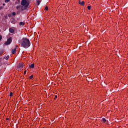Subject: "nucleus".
<instances>
[{"label":"nucleus","instance_id":"f257e3e1","mask_svg":"<svg viewBox=\"0 0 128 128\" xmlns=\"http://www.w3.org/2000/svg\"><path fill=\"white\" fill-rule=\"evenodd\" d=\"M21 46L24 48H30V40H28V38H23L22 39Z\"/></svg>","mask_w":128,"mask_h":128},{"label":"nucleus","instance_id":"f03ea898","mask_svg":"<svg viewBox=\"0 0 128 128\" xmlns=\"http://www.w3.org/2000/svg\"><path fill=\"white\" fill-rule=\"evenodd\" d=\"M28 4L30 3L26 1V0H22L21 2V10H26L28 8Z\"/></svg>","mask_w":128,"mask_h":128},{"label":"nucleus","instance_id":"7ed1b4c3","mask_svg":"<svg viewBox=\"0 0 128 128\" xmlns=\"http://www.w3.org/2000/svg\"><path fill=\"white\" fill-rule=\"evenodd\" d=\"M24 68V63H20L17 66V70H21L22 68Z\"/></svg>","mask_w":128,"mask_h":128},{"label":"nucleus","instance_id":"20e7f679","mask_svg":"<svg viewBox=\"0 0 128 128\" xmlns=\"http://www.w3.org/2000/svg\"><path fill=\"white\" fill-rule=\"evenodd\" d=\"M11 42H12V38H10L5 43V44H6V46H8V44H10Z\"/></svg>","mask_w":128,"mask_h":128},{"label":"nucleus","instance_id":"39448f33","mask_svg":"<svg viewBox=\"0 0 128 128\" xmlns=\"http://www.w3.org/2000/svg\"><path fill=\"white\" fill-rule=\"evenodd\" d=\"M16 48L12 49V54H16Z\"/></svg>","mask_w":128,"mask_h":128},{"label":"nucleus","instance_id":"423d86ee","mask_svg":"<svg viewBox=\"0 0 128 128\" xmlns=\"http://www.w3.org/2000/svg\"><path fill=\"white\" fill-rule=\"evenodd\" d=\"M78 4H80L81 6H84V1H82V2H81L80 0H79Z\"/></svg>","mask_w":128,"mask_h":128},{"label":"nucleus","instance_id":"0eeeda50","mask_svg":"<svg viewBox=\"0 0 128 128\" xmlns=\"http://www.w3.org/2000/svg\"><path fill=\"white\" fill-rule=\"evenodd\" d=\"M29 67L30 68H34V64H32L30 65Z\"/></svg>","mask_w":128,"mask_h":128},{"label":"nucleus","instance_id":"6e6552de","mask_svg":"<svg viewBox=\"0 0 128 128\" xmlns=\"http://www.w3.org/2000/svg\"><path fill=\"white\" fill-rule=\"evenodd\" d=\"M9 31H10V32L11 34H14V29L12 28H10L9 29Z\"/></svg>","mask_w":128,"mask_h":128},{"label":"nucleus","instance_id":"1a4fd4ad","mask_svg":"<svg viewBox=\"0 0 128 128\" xmlns=\"http://www.w3.org/2000/svg\"><path fill=\"white\" fill-rule=\"evenodd\" d=\"M20 26H24V22H20Z\"/></svg>","mask_w":128,"mask_h":128},{"label":"nucleus","instance_id":"9d476101","mask_svg":"<svg viewBox=\"0 0 128 128\" xmlns=\"http://www.w3.org/2000/svg\"><path fill=\"white\" fill-rule=\"evenodd\" d=\"M102 121L103 122H106V118H102Z\"/></svg>","mask_w":128,"mask_h":128},{"label":"nucleus","instance_id":"9b49d317","mask_svg":"<svg viewBox=\"0 0 128 128\" xmlns=\"http://www.w3.org/2000/svg\"><path fill=\"white\" fill-rule=\"evenodd\" d=\"M90 8H92V6H88V10H90Z\"/></svg>","mask_w":128,"mask_h":128},{"label":"nucleus","instance_id":"f8f14e48","mask_svg":"<svg viewBox=\"0 0 128 128\" xmlns=\"http://www.w3.org/2000/svg\"><path fill=\"white\" fill-rule=\"evenodd\" d=\"M45 10H48V6H46V8H45Z\"/></svg>","mask_w":128,"mask_h":128},{"label":"nucleus","instance_id":"ddd939ff","mask_svg":"<svg viewBox=\"0 0 128 128\" xmlns=\"http://www.w3.org/2000/svg\"><path fill=\"white\" fill-rule=\"evenodd\" d=\"M5 60H8V56H6L4 57Z\"/></svg>","mask_w":128,"mask_h":128},{"label":"nucleus","instance_id":"4468645a","mask_svg":"<svg viewBox=\"0 0 128 128\" xmlns=\"http://www.w3.org/2000/svg\"><path fill=\"white\" fill-rule=\"evenodd\" d=\"M20 8V6H16V8L17 10H18V8Z\"/></svg>","mask_w":128,"mask_h":128},{"label":"nucleus","instance_id":"2eb2a0df","mask_svg":"<svg viewBox=\"0 0 128 128\" xmlns=\"http://www.w3.org/2000/svg\"><path fill=\"white\" fill-rule=\"evenodd\" d=\"M34 78V75H32L30 76V78Z\"/></svg>","mask_w":128,"mask_h":128},{"label":"nucleus","instance_id":"dca6fc26","mask_svg":"<svg viewBox=\"0 0 128 128\" xmlns=\"http://www.w3.org/2000/svg\"><path fill=\"white\" fill-rule=\"evenodd\" d=\"M10 96H12V92H11L10 93Z\"/></svg>","mask_w":128,"mask_h":128},{"label":"nucleus","instance_id":"f3484780","mask_svg":"<svg viewBox=\"0 0 128 128\" xmlns=\"http://www.w3.org/2000/svg\"><path fill=\"white\" fill-rule=\"evenodd\" d=\"M10 2V0H5V2Z\"/></svg>","mask_w":128,"mask_h":128},{"label":"nucleus","instance_id":"a211bd4d","mask_svg":"<svg viewBox=\"0 0 128 128\" xmlns=\"http://www.w3.org/2000/svg\"><path fill=\"white\" fill-rule=\"evenodd\" d=\"M12 16H15L16 15L15 12H12Z\"/></svg>","mask_w":128,"mask_h":128},{"label":"nucleus","instance_id":"6ab92c4d","mask_svg":"<svg viewBox=\"0 0 128 128\" xmlns=\"http://www.w3.org/2000/svg\"><path fill=\"white\" fill-rule=\"evenodd\" d=\"M2 36H0V40H2Z\"/></svg>","mask_w":128,"mask_h":128},{"label":"nucleus","instance_id":"aec40b11","mask_svg":"<svg viewBox=\"0 0 128 128\" xmlns=\"http://www.w3.org/2000/svg\"><path fill=\"white\" fill-rule=\"evenodd\" d=\"M26 74V70H25L24 72V74Z\"/></svg>","mask_w":128,"mask_h":128},{"label":"nucleus","instance_id":"412c9836","mask_svg":"<svg viewBox=\"0 0 128 128\" xmlns=\"http://www.w3.org/2000/svg\"><path fill=\"white\" fill-rule=\"evenodd\" d=\"M55 98H58V96H55Z\"/></svg>","mask_w":128,"mask_h":128},{"label":"nucleus","instance_id":"4be33fe9","mask_svg":"<svg viewBox=\"0 0 128 128\" xmlns=\"http://www.w3.org/2000/svg\"><path fill=\"white\" fill-rule=\"evenodd\" d=\"M12 24H14V21H12Z\"/></svg>","mask_w":128,"mask_h":128},{"label":"nucleus","instance_id":"5701e85b","mask_svg":"<svg viewBox=\"0 0 128 128\" xmlns=\"http://www.w3.org/2000/svg\"><path fill=\"white\" fill-rule=\"evenodd\" d=\"M38 4H40V2H38Z\"/></svg>","mask_w":128,"mask_h":128},{"label":"nucleus","instance_id":"b1692460","mask_svg":"<svg viewBox=\"0 0 128 128\" xmlns=\"http://www.w3.org/2000/svg\"><path fill=\"white\" fill-rule=\"evenodd\" d=\"M5 4H3V6H4Z\"/></svg>","mask_w":128,"mask_h":128},{"label":"nucleus","instance_id":"393cba45","mask_svg":"<svg viewBox=\"0 0 128 128\" xmlns=\"http://www.w3.org/2000/svg\"><path fill=\"white\" fill-rule=\"evenodd\" d=\"M9 18L10 16L8 15Z\"/></svg>","mask_w":128,"mask_h":128},{"label":"nucleus","instance_id":"a878e982","mask_svg":"<svg viewBox=\"0 0 128 128\" xmlns=\"http://www.w3.org/2000/svg\"><path fill=\"white\" fill-rule=\"evenodd\" d=\"M9 18L10 16L8 15Z\"/></svg>","mask_w":128,"mask_h":128}]
</instances>
